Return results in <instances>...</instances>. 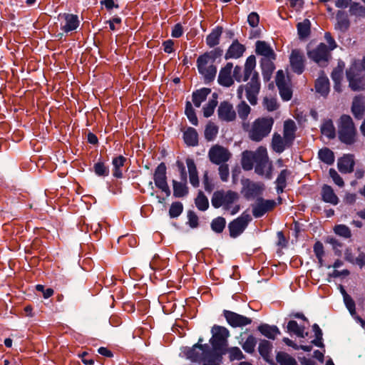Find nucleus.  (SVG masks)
I'll use <instances>...</instances> for the list:
<instances>
[{"mask_svg":"<svg viewBox=\"0 0 365 365\" xmlns=\"http://www.w3.org/2000/svg\"><path fill=\"white\" fill-rule=\"evenodd\" d=\"M173 195L176 197H182L188 193V188L186 185V182H178L175 180H173Z\"/></svg>","mask_w":365,"mask_h":365,"instance_id":"39","label":"nucleus"},{"mask_svg":"<svg viewBox=\"0 0 365 365\" xmlns=\"http://www.w3.org/2000/svg\"><path fill=\"white\" fill-rule=\"evenodd\" d=\"M202 339H199L198 343L187 351V357L194 362H200L206 360L211 351L207 344H200Z\"/></svg>","mask_w":365,"mask_h":365,"instance_id":"10","label":"nucleus"},{"mask_svg":"<svg viewBox=\"0 0 365 365\" xmlns=\"http://www.w3.org/2000/svg\"><path fill=\"white\" fill-rule=\"evenodd\" d=\"M232 68V63H227L220 71L217 81L221 86L230 87L234 83L233 78L231 75Z\"/></svg>","mask_w":365,"mask_h":365,"instance_id":"19","label":"nucleus"},{"mask_svg":"<svg viewBox=\"0 0 365 365\" xmlns=\"http://www.w3.org/2000/svg\"><path fill=\"white\" fill-rule=\"evenodd\" d=\"M263 105L268 111H274L278 108L277 100L274 98L265 97L263 100Z\"/></svg>","mask_w":365,"mask_h":365,"instance_id":"61","label":"nucleus"},{"mask_svg":"<svg viewBox=\"0 0 365 365\" xmlns=\"http://www.w3.org/2000/svg\"><path fill=\"white\" fill-rule=\"evenodd\" d=\"M276 360L279 365H298L294 357L283 351H279L277 354Z\"/></svg>","mask_w":365,"mask_h":365,"instance_id":"41","label":"nucleus"},{"mask_svg":"<svg viewBox=\"0 0 365 365\" xmlns=\"http://www.w3.org/2000/svg\"><path fill=\"white\" fill-rule=\"evenodd\" d=\"M251 220L252 218L249 214L243 212L240 217L230 222L228 225L230 237L235 238L240 235Z\"/></svg>","mask_w":365,"mask_h":365,"instance_id":"8","label":"nucleus"},{"mask_svg":"<svg viewBox=\"0 0 365 365\" xmlns=\"http://www.w3.org/2000/svg\"><path fill=\"white\" fill-rule=\"evenodd\" d=\"M237 110L239 117L245 122L251 112V108L245 101H242V102L237 105Z\"/></svg>","mask_w":365,"mask_h":365,"instance_id":"51","label":"nucleus"},{"mask_svg":"<svg viewBox=\"0 0 365 365\" xmlns=\"http://www.w3.org/2000/svg\"><path fill=\"white\" fill-rule=\"evenodd\" d=\"M308 56L317 63H325L330 56L329 51L327 45L319 43L315 48L308 51Z\"/></svg>","mask_w":365,"mask_h":365,"instance_id":"14","label":"nucleus"},{"mask_svg":"<svg viewBox=\"0 0 365 365\" xmlns=\"http://www.w3.org/2000/svg\"><path fill=\"white\" fill-rule=\"evenodd\" d=\"M276 58H262L260 65L264 81H269L273 71L275 69L274 61Z\"/></svg>","mask_w":365,"mask_h":365,"instance_id":"24","label":"nucleus"},{"mask_svg":"<svg viewBox=\"0 0 365 365\" xmlns=\"http://www.w3.org/2000/svg\"><path fill=\"white\" fill-rule=\"evenodd\" d=\"M256 66L255 56H250L245 62V68L243 72L244 81H247L250 78H251L255 73H258L255 69Z\"/></svg>","mask_w":365,"mask_h":365,"instance_id":"28","label":"nucleus"},{"mask_svg":"<svg viewBox=\"0 0 365 365\" xmlns=\"http://www.w3.org/2000/svg\"><path fill=\"white\" fill-rule=\"evenodd\" d=\"M258 330L264 336L271 339H274L278 334H280V331L276 326H269L266 324L259 326Z\"/></svg>","mask_w":365,"mask_h":365,"instance_id":"36","label":"nucleus"},{"mask_svg":"<svg viewBox=\"0 0 365 365\" xmlns=\"http://www.w3.org/2000/svg\"><path fill=\"white\" fill-rule=\"evenodd\" d=\"M183 205L180 202H175L172 203L170 210L169 215L172 218L178 217L182 212Z\"/></svg>","mask_w":365,"mask_h":365,"instance_id":"57","label":"nucleus"},{"mask_svg":"<svg viewBox=\"0 0 365 365\" xmlns=\"http://www.w3.org/2000/svg\"><path fill=\"white\" fill-rule=\"evenodd\" d=\"M329 173L336 185H337L340 187H344V182L343 179L334 169L331 168L329 171Z\"/></svg>","mask_w":365,"mask_h":365,"instance_id":"62","label":"nucleus"},{"mask_svg":"<svg viewBox=\"0 0 365 365\" xmlns=\"http://www.w3.org/2000/svg\"><path fill=\"white\" fill-rule=\"evenodd\" d=\"M339 138L346 144L351 145L355 142L356 130L351 118L347 115L341 116L338 123Z\"/></svg>","mask_w":365,"mask_h":365,"instance_id":"4","label":"nucleus"},{"mask_svg":"<svg viewBox=\"0 0 365 365\" xmlns=\"http://www.w3.org/2000/svg\"><path fill=\"white\" fill-rule=\"evenodd\" d=\"M246 196H257L263 190L262 185L253 182H248L245 186Z\"/></svg>","mask_w":365,"mask_h":365,"instance_id":"44","label":"nucleus"},{"mask_svg":"<svg viewBox=\"0 0 365 365\" xmlns=\"http://www.w3.org/2000/svg\"><path fill=\"white\" fill-rule=\"evenodd\" d=\"M239 200L240 195L237 192L220 190L213 193L211 203L215 208L222 207L225 211L234 215L240 210Z\"/></svg>","mask_w":365,"mask_h":365,"instance_id":"1","label":"nucleus"},{"mask_svg":"<svg viewBox=\"0 0 365 365\" xmlns=\"http://www.w3.org/2000/svg\"><path fill=\"white\" fill-rule=\"evenodd\" d=\"M245 50L246 48L243 44L240 43L237 40H235L228 48L225 58H239L243 56Z\"/></svg>","mask_w":365,"mask_h":365,"instance_id":"21","label":"nucleus"},{"mask_svg":"<svg viewBox=\"0 0 365 365\" xmlns=\"http://www.w3.org/2000/svg\"><path fill=\"white\" fill-rule=\"evenodd\" d=\"M287 328L288 332L293 333L298 337L304 338L308 335L307 332H304V327L299 326L294 320L289 321L287 324Z\"/></svg>","mask_w":365,"mask_h":365,"instance_id":"37","label":"nucleus"},{"mask_svg":"<svg viewBox=\"0 0 365 365\" xmlns=\"http://www.w3.org/2000/svg\"><path fill=\"white\" fill-rule=\"evenodd\" d=\"M217 106V95L216 93L212 94V99H210L207 103L203 107V115L205 118L211 116L215 111L216 106Z\"/></svg>","mask_w":365,"mask_h":365,"instance_id":"45","label":"nucleus"},{"mask_svg":"<svg viewBox=\"0 0 365 365\" xmlns=\"http://www.w3.org/2000/svg\"><path fill=\"white\" fill-rule=\"evenodd\" d=\"M217 115L219 119L226 122L234 121L237 117L233 106L227 101H223L220 104Z\"/></svg>","mask_w":365,"mask_h":365,"instance_id":"18","label":"nucleus"},{"mask_svg":"<svg viewBox=\"0 0 365 365\" xmlns=\"http://www.w3.org/2000/svg\"><path fill=\"white\" fill-rule=\"evenodd\" d=\"M354 156L347 154L338 160L337 166L341 173H350L354 170Z\"/></svg>","mask_w":365,"mask_h":365,"instance_id":"20","label":"nucleus"},{"mask_svg":"<svg viewBox=\"0 0 365 365\" xmlns=\"http://www.w3.org/2000/svg\"><path fill=\"white\" fill-rule=\"evenodd\" d=\"M166 170L165 164L160 163L155 170L153 180L155 186L165 192L166 196H170L171 191L167 182Z\"/></svg>","mask_w":365,"mask_h":365,"instance_id":"9","label":"nucleus"},{"mask_svg":"<svg viewBox=\"0 0 365 365\" xmlns=\"http://www.w3.org/2000/svg\"><path fill=\"white\" fill-rule=\"evenodd\" d=\"M272 117H261L255 119L251 125L248 123H242L243 130L247 133L249 138L255 142H260L267 137L274 125Z\"/></svg>","mask_w":365,"mask_h":365,"instance_id":"2","label":"nucleus"},{"mask_svg":"<svg viewBox=\"0 0 365 365\" xmlns=\"http://www.w3.org/2000/svg\"><path fill=\"white\" fill-rule=\"evenodd\" d=\"M349 11L351 16L358 18L365 17V6L359 3L354 2L351 4Z\"/></svg>","mask_w":365,"mask_h":365,"instance_id":"49","label":"nucleus"},{"mask_svg":"<svg viewBox=\"0 0 365 365\" xmlns=\"http://www.w3.org/2000/svg\"><path fill=\"white\" fill-rule=\"evenodd\" d=\"M279 94L284 101H289L292 96V92L288 84L277 86Z\"/></svg>","mask_w":365,"mask_h":365,"instance_id":"59","label":"nucleus"},{"mask_svg":"<svg viewBox=\"0 0 365 365\" xmlns=\"http://www.w3.org/2000/svg\"><path fill=\"white\" fill-rule=\"evenodd\" d=\"M343 294L346 307H347L350 313L353 314L354 313H355V302L351 299V297L345 292L344 290L343 291Z\"/></svg>","mask_w":365,"mask_h":365,"instance_id":"63","label":"nucleus"},{"mask_svg":"<svg viewBox=\"0 0 365 365\" xmlns=\"http://www.w3.org/2000/svg\"><path fill=\"white\" fill-rule=\"evenodd\" d=\"M232 157V153L227 148L218 144L212 145L208 151L210 161L215 165L226 163Z\"/></svg>","mask_w":365,"mask_h":365,"instance_id":"7","label":"nucleus"},{"mask_svg":"<svg viewBox=\"0 0 365 365\" xmlns=\"http://www.w3.org/2000/svg\"><path fill=\"white\" fill-rule=\"evenodd\" d=\"M321 133L329 139H332L335 137V127L331 120H327L322 123L321 126Z\"/></svg>","mask_w":365,"mask_h":365,"instance_id":"42","label":"nucleus"},{"mask_svg":"<svg viewBox=\"0 0 365 365\" xmlns=\"http://www.w3.org/2000/svg\"><path fill=\"white\" fill-rule=\"evenodd\" d=\"M257 150L255 151L245 150L242 153V167L245 170H251L257 161Z\"/></svg>","mask_w":365,"mask_h":365,"instance_id":"26","label":"nucleus"},{"mask_svg":"<svg viewBox=\"0 0 365 365\" xmlns=\"http://www.w3.org/2000/svg\"><path fill=\"white\" fill-rule=\"evenodd\" d=\"M319 158L327 165H331L334 161V153L327 148H322L319 151Z\"/></svg>","mask_w":365,"mask_h":365,"instance_id":"48","label":"nucleus"},{"mask_svg":"<svg viewBox=\"0 0 365 365\" xmlns=\"http://www.w3.org/2000/svg\"><path fill=\"white\" fill-rule=\"evenodd\" d=\"M304 56L302 51L298 49L292 50L289 56L291 69L297 74H301L304 70Z\"/></svg>","mask_w":365,"mask_h":365,"instance_id":"17","label":"nucleus"},{"mask_svg":"<svg viewBox=\"0 0 365 365\" xmlns=\"http://www.w3.org/2000/svg\"><path fill=\"white\" fill-rule=\"evenodd\" d=\"M297 31L301 38H306L310 33V22L308 19L304 20L297 24Z\"/></svg>","mask_w":365,"mask_h":365,"instance_id":"53","label":"nucleus"},{"mask_svg":"<svg viewBox=\"0 0 365 365\" xmlns=\"http://www.w3.org/2000/svg\"><path fill=\"white\" fill-rule=\"evenodd\" d=\"M186 164L189 173L190 182L193 187H197L200 185V181L198 178V172L195 161L193 159L187 158L186 159Z\"/></svg>","mask_w":365,"mask_h":365,"instance_id":"25","label":"nucleus"},{"mask_svg":"<svg viewBox=\"0 0 365 365\" xmlns=\"http://www.w3.org/2000/svg\"><path fill=\"white\" fill-rule=\"evenodd\" d=\"M210 93L211 89L207 88H202L194 91L192 93V102L195 107L199 108Z\"/></svg>","mask_w":365,"mask_h":365,"instance_id":"31","label":"nucleus"},{"mask_svg":"<svg viewBox=\"0 0 365 365\" xmlns=\"http://www.w3.org/2000/svg\"><path fill=\"white\" fill-rule=\"evenodd\" d=\"M211 332L212 336L210 342L213 349L216 351L223 353V350L227 345V339L230 336L229 330L226 327L214 325Z\"/></svg>","mask_w":365,"mask_h":365,"instance_id":"6","label":"nucleus"},{"mask_svg":"<svg viewBox=\"0 0 365 365\" xmlns=\"http://www.w3.org/2000/svg\"><path fill=\"white\" fill-rule=\"evenodd\" d=\"M125 161L126 158L123 155L117 156L113 159V175L114 177L117 178H123L122 168L124 166Z\"/></svg>","mask_w":365,"mask_h":365,"instance_id":"33","label":"nucleus"},{"mask_svg":"<svg viewBox=\"0 0 365 365\" xmlns=\"http://www.w3.org/2000/svg\"><path fill=\"white\" fill-rule=\"evenodd\" d=\"M58 19L61 21V29L65 33L76 30L80 23L78 16L72 14H60Z\"/></svg>","mask_w":365,"mask_h":365,"instance_id":"16","label":"nucleus"},{"mask_svg":"<svg viewBox=\"0 0 365 365\" xmlns=\"http://www.w3.org/2000/svg\"><path fill=\"white\" fill-rule=\"evenodd\" d=\"M185 114L190 122L194 125H197L198 120L196 116L195 112L190 102L187 101L185 106Z\"/></svg>","mask_w":365,"mask_h":365,"instance_id":"54","label":"nucleus"},{"mask_svg":"<svg viewBox=\"0 0 365 365\" xmlns=\"http://www.w3.org/2000/svg\"><path fill=\"white\" fill-rule=\"evenodd\" d=\"M185 143L189 146H195L198 143V134L193 128H188L183 135Z\"/></svg>","mask_w":365,"mask_h":365,"instance_id":"38","label":"nucleus"},{"mask_svg":"<svg viewBox=\"0 0 365 365\" xmlns=\"http://www.w3.org/2000/svg\"><path fill=\"white\" fill-rule=\"evenodd\" d=\"M297 126L294 120H287L284 123L283 136L292 143L295 138Z\"/></svg>","mask_w":365,"mask_h":365,"instance_id":"29","label":"nucleus"},{"mask_svg":"<svg viewBox=\"0 0 365 365\" xmlns=\"http://www.w3.org/2000/svg\"><path fill=\"white\" fill-rule=\"evenodd\" d=\"M195 204L200 211H205L209 207V201L202 191L200 190L195 199Z\"/></svg>","mask_w":365,"mask_h":365,"instance_id":"46","label":"nucleus"},{"mask_svg":"<svg viewBox=\"0 0 365 365\" xmlns=\"http://www.w3.org/2000/svg\"><path fill=\"white\" fill-rule=\"evenodd\" d=\"M290 175V172L287 170H282L278 175L275 183L277 185L276 189L278 194L283 192L284 189L287 185V178Z\"/></svg>","mask_w":365,"mask_h":365,"instance_id":"40","label":"nucleus"},{"mask_svg":"<svg viewBox=\"0 0 365 365\" xmlns=\"http://www.w3.org/2000/svg\"><path fill=\"white\" fill-rule=\"evenodd\" d=\"M316 92L321 96L326 97L329 92V81L327 76L322 75L315 82Z\"/></svg>","mask_w":365,"mask_h":365,"instance_id":"27","label":"nucleus"},{"mask_svg":"<svg viewBox=\"0 0 365 365\" xmlns=\"http://www.w3.org/2000/svg\"><path fill=\"white\" fill-rule=\"evenodd\" d=\"M275 205L276 202L273 200H264L259 197L252 207V214L255 217H260L266 212L272 210Z\"/></svg>","mask_w":365,"mask_h":365,"instance_id":"15","label":"nucleus"},{"mask_svg":"<svg viewBox=\"0 0 365 365\" xmlns=\"http://www.w3.org/2000/svg\"><path fill=\"white\" fill-rule=\"evenodd\" d=\"M240 344L245 352L252 354L255 350L257 339L254 336L250 335L244 342Z\"/></svg>","mask_w":365,"mask_h":365,"instance_id":"50","label":"nucleus"},{"mask_svg":"<svg viewBox=\"0 0 365 365\" xmlns=\"http://www.w3.org/2000/svg\"><path fill=\"white\" fill-rule=\"evenodd\" d=\"M257 161L255 162V173L264 176L267 179L272 178V165L269 161L266 148L260 146L257 149Z\"/></svg>","mask_w":365,"mask_h":365,"instance_id":"5","label":"nucleus"},{"mask_svg":"<svg viewBox=\"0 0 365 365\" xmlns=\"http://www.w3.org/2000/svg\"><path fill=\"white\" fill-rule=\"evenodd\" d=\"M223 316L225 317L227 322L232 327H242L252 323V319L250 318L232 311L224 310Z\"/></svg>","mask_w":365,"mask_h":365,"instance_id":"13","label":"nucleus"},{"mask_svg":"<svg viewBox=\"0 0 365 365\" xmlns=\"http://www.w3.org/2000/svg\"><path fill=\"white\" fill-rule=\"evenodd\" d=\"M226 225V220L222 217H217L211 222V229L216 233H221Z\"/></svg>","mask_w":365,"mask_h":365,"instance_id":"52","label":"nucleus"},{"mask_svg":"<svg viewBox=\"0 0 365 365\" xmlns=\"http://www.w3.org/2000/svg\"><path fill=\"white\" fill-rule=\"evenodd\" d=\"M346 78L351 90L356 91L365 88V80L359 73L356 66H351L346 71Z\"/></svg>","mask_w":365,"mask_h":365,"instance_id":"12","label":"nucleus"},{"mask_svg":"<svg viewBox=\"0 0 365 365\" xmlns=\"http://www.w3.org/2000/svg\"><path fill=\"white\" fill-rule=\"evenodd\" d=\"M255 53L257 55L262 56V58H276V53L271 46L264 41H257L255 43Z\"/></svg>","mask_w":365,"mask_h":365,"instance_id":"22","label":"nucleus"},{"mask_svg":"<svg viewBox=\"0 0 365 365\" xmlns=\"http://www.w3.org/2000/svg\"><path fill=\"white\" fill-rule=\"evenodd\" d=\"M336 29L341 31H346L349 27V20L347 15L341 11H339L336 14Z\"/></svg>","mask_w":365,"mask_h":365,"instance_id":"43","label":"nucleus"},{"mask_svg":"<svg viewBox=\"0 0 365 365\" xmlns=\"http://www.w3.org/2000/svg\"><path fill=\"white\" fill-rule=\"evenodd\" d=\"M334 231L337 235L344 238H350L351 237V230L345 225H336Z\"/></svg>","mask_w":365,"mask_h":365,"instance_id":"55","label":"nucleus"},{"mask_svg":"<svg viewBox=\"0 0 365 365\" xmlns=\"http://www.w3.org/2000/svg\"><path fill=\"white\" fill-rule=\"evenodd\" d=\"M343 76V68L340 66L335 68L331 73V78L335 83H339Z\"/></svg>","mask_w":365,"mask_h":365,"instance_id":"64","label":"nucleus"},{"mask_svg":"<svg viewBox=\"0 0 365 365\" xmlns=\"http://www.w3.org/2000/svg\"><path fill=\"white\" fill-rule=\"evenodd\" d=\"M222 34V28L217 26L212 31V32L207 36L206 43L210 48L214 47L219 44L220 38Z\"/></svg>","mask_w":365,"mask_h":365,"instance_id":"35","label":"nucleus"},{"mask_svg":"<svg viewBox=\"0 0 365 365\" xmlns=\"http://www.w3.org/2000/svg\"><path fill=\"white\" fill-rule=\"evenodd\" d=\"M292 143L283 136L282 137L280 134L275 133L272 136V149L278 153H282L287 148L291 146Z\"/></svg>","mask_w":365,"mask_h":365,"instance_id":"23","label":"nucleus"},{"mask_svg":"<svg viewBox=\"0 0 365 365\" xmlns=\"http://www.w3.org/2000/svg\"><path fill=\"white\" fill-rule=\"evenodd\" d=\"M322 199L326 202L336 205L339 202V198L335 195L331 186L324 185L322 190Z\"/></svg>","mask_w":365,"mask_h":365,"instance_id":"32","label":"nucleus"},{"mask_svg":"<svg viewBox=\"0 0 365 365\" xmlns=\"http://www.w3.org/2000/svg\"><path fill=\"white\" fill-rule=\"evenodd\" d=\"M222 53V50L217 48L210 52H206L197 58V67L205 83H210L215 79L217 73L215 62Z\"/></svg>","mask_w":365,"mask_h":365,"instance_id":"3","label":"nucleus"},{"mask_svg":"<svg viewBox=\"0 0 365 365\" xmlns=\"http://www.w3.org/2000/svg\"><path fill=\"white\" fill-rule=\"evenodd\" d=\"M227 351L229 354L230 361L242 360L245 359V355L239 347L234 346L229 348Z\"/></svg>","mask_w":365,"mask_h":365,"instance_id":"56","label":"nucleus"},{"mask_svg":"<svg viewBox=\"0 0 365 365\" xmlns=\"http://www.w3.org/2000/svg\"><path fill=\"white\" fill-rule=\"evenodd\" d=\"M245 86L246 97L252 105L257 104V95L260 90V81L258 73H255Z\"/></svg>","mask_w":365,"mask_h":365,"instance_id":"11","label":"nucleus"},{"mask_svg":"<svg viewBox=\"0 0 365 365\" xmlns=\"http://www.w3.org/2000/svg\"><path fill=\"white\" fill-rule=\"evenodd\" d=\"M258 350L262 358L267 361H271V352L272 350V344L267 340H262L259 342Z\"/></svg>","mask_w":365,"mask_h":365,"instance_id":"34","label":"nucleus"},{"mask_svg":"<svg viewBox=\"0 0 365 365\" xmlns=\"http://www.w3.org/2000/svg\"><path fill=\"white\" fill-rule=\"evenodd\" d=\"M218 173L220 178V180L222 182H227L229 179L230 176V169L229 165L226 163L218 165Z\"/></svg>","mask_w":365,"mask_h":365,"instance_id":"60","label":"nucleus"},{"mask_svg":"<svg viewBox=\"0 0 365 365\" xmlns=\"http://www.w3.org/2000/svg\"><path fill=\"white\" fill-rule=\"evenodd\" d=\"M351 110L356 118H362L365 110V102L361 96H356L354 98Z\"/></svg>","mask_w":365,"mask_h":365,"instance_id":"30","label":"nucleus"},{"mask_svg":"<svg viewBox=\"0 0 365 365\" xmlns=\"http://www.w3.org/2000/svg\"><path fill=\"white\" fill-rule=\"evenodd\" d=\"M218 133V127L212 122H209L205 129V138L207 141H212Z\"/></svg>","mask_w":365,"mask_h":365,"instance_id":"47","label":"nucleus"},{"mask_svg":"<svg viewBox=\"0 0 365 365\" xmlns=\"http://www.w3.org/2000/svg\"><path fill=\"white\" fill-rule=\"evenodd\" d=\"M93 170L98 176H108L109 175V168L102 162H98L94 164Z\"/></svg>","mask_w":365,"mask_h":365,"instance_id":"58","label":"nucleus"}]
</instances>
